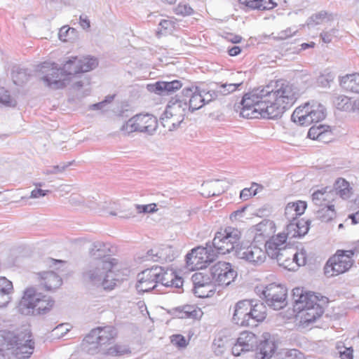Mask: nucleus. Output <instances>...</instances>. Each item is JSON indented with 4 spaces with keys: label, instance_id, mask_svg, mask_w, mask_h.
Returning <instances> with one entry per match:
<instances>
[{
    "label": "nucleus",
    "instance_id": "f257e3e1",
    "mask_svg": "<svg viewBox=\"0 0 359 359\" xmlns=\"http://www.w3.org/2000/svg\"><path fill=\"white\" fill-rule=\"evenodd\" d=\"M298 96L297 88L287 81H271L243 95L241 115L247 118H277L293 105Z\"/></svg>",
    "mask_w": 359,
    "mask_h": 359
},
{
    "label": "nucleus",
    "instance_id": "f03ea898",
    "mask_svg": "<svg viewBox=\"0 0 359 359\" xmlns=\"http://www.w3.org/2000/svg\"><path fill=\"white\" fill-rule=\"evenodd\" d=\"M98 65L97 60L92 57H77L69 60L60 70L55 63L43 62L40 71L45 74L42 77L44 84L52 89H60L67 85L69 79L65 76L75 75L89 72Z\"/></svg>",
    "mask_w": 359,
    "mask_h": 359
},
{
    "label": "nucleus",
    "instance_id": "7ed1b4c3",
    "mask_svg": "<svg viewBox=\"0 0 359 359\" xmlns=\"http://www.w3.org/2000/svg\"><path fill=\"white\" fill-rule=\"evenodd\" d=\"M34 350V341L29 330L0 331V352L11 354L18 359H27L31 356Z\"/></svg>",
    "mask_w": 359,
    "mask_h": 359
},
{
    "label": "nucleus",
    "instance_id": "20e7f679",
    "mask_svg": "<svg viewBox=\"0 0 359 359\" xmlns=\"http://www.w3.org/2000/svg\"><path fill=\"white\" fill-rule=\"evenodd\" d=\"M115 265L108 259H93L83 267L82 280L88 285L112 290L116 281L112 271Z\"/></svg>",
    "mask_w": 359,
    "mask_h": 359
},
{
    "label": "nucleus",
    "instance_id": "39448f33",
    "mask_svg": "<svg viewBox=\"0 0 359 359\" xmlns=\"http://www.w3.org/2000/svg\"><path fill=\"white\" fill-rule=\"evenodd\" d=\"M294 310L299 313L300 322L306 325L316 321L323 312V308L318 303V297L311 292H306L303 288L292 290Z\"/></svg>",
    "mask_w": 359,
    "mask_h": 359
},
{
    "label": "nucleus",
    "instance_id": "423d86ee",
    "mask_svg": "<svg viewBox=\"0 0 359 359\" xmlns=\"http://www.w3.org/2000/svg\"><path fill=\"white\" fill-rule=\"evenodd\" d=\"M53 301L50 297L37 292L33 287H28L18 306V311L22 315H37L50 309Z\"/></svg>",
    "mask_w": 359,
    "mask_h": 359
},
{
    "label": "nucleus",
    "instance_id": "0eeeda50",
    "mask_svg": "<svg viewBox=\"0 0 359 359\" xmlns=\"http://www.w3.org/2000/svg\"><path fill=\"white\" fill-rule=\"evenodd\" d=\"M116 336V330L112 326L97 327L93 329L84 338L83 348L91 355L101 353L114 342Z\"/></svg>",
    "mask_w": 359,
    "mask_h": 359
},
{
    "label": "nucleus",
    "instance_id": "6e6552de",
    "mask_svg": "<svg viewBox=\"0 0 359 359\" xmlns=\"http://www.w3.org/2000/svg\"><path fill=\"white\" fill-rule=\"evenodd\" d=\"M241 237V231L231 226L217 232L212 242L214 250L211 254L215 256L216 253L226 255L233 250L235 252L236 249L240 247L238 242Z\"/></svg>",
    "mask_w": 359,
    "mask_h": 359
},
{
    "label": "nucleus",
    "instance_id": "1a4fd4ad",
    "mask_svg": "<svg viewBox=\"0 0 359 359\" xmlns=\"http://www.w3.org/2000/svg\"><path fill=\"white\" fill-rule=\"evenodd\" d=\"M325 118V109L316 102H307L297 107L291 116V119L300 126H309L319 122Z\"/></svg>",
    "mask_w": 359,
    "mask_h": 359
},
{
    "label": "nucleus",
    "instance_id": "9d476101",
    "mask_svg": "<svg viewBox=\"0 0 359 359\" xmlns=\"http://www.w3.org/2000/svg\"><path fill=\"white\" fill-rule=\"evenodd\" d=\"M353 250L337 251L327 262L325 267V274L327 277H332L348 271L354 263Z\"/></svg>",
    "mask_w": 359,
    "mask_h": 359
},
{
    "label": "nucleus",
    "instance_id": "9b49d317",
    "mask_svg": "<svg viewBox=\"0 0 359 359\" xmlns=\"http://www.w3.org/2000/svg\"><path fill=\"white\" fill-rule=\"evenodd\" d=\"M157 129V118L149 114H137L130 118L121 128V131L125 135L133 132L144 133L149 135H154Z\"/></svg>",
    "mask_w": 359,
    "mask_h": 359
},
{
    "label": "nucleus",
    "instance_id": "f8f14e48",
    "mask_svg": "<svg viewBox=\"0 0 359 359\" xmlns=\"http://www.w3.org/2000/svg\"><path fill=\"white\" fill-rule=\"evenodd\" d=\"M187 95L185 97L189 98L190 108L192 111L201 109L205 104H208L212 100L217 99L220 97L219 90H200V88L195 86L186 88Z\"/></svg>",
    "mask_w": 359,
    "mask_h": 359
},
{
    "label": "nucleus",
    "instance_id": "ddd939ff",
    "mask_svg": "<svg viewBox=\"0 0 359 359\" xmlns=\"http://www.w3.org/2000/svg\"><path fill=\"white\" fill-rule=\"evenodd\" d=\"M266 303L274 310H279L287 305V289L281 285L271 283L263 290Z\"/></svg>",
    "mask_w": 359,
    "mask_h": 359
},
{
    "label": "nucleus",
    "instance_id": "4468645a",
    "mask_svg": "<svg viewBox=\"0 0 359 359\" xmlns=\"http://www.w3.org/2000/svg\"><path fill=\"white\" fill-rule=\"evenodd\" d=\"M187 88H184L180 95H177L175 100H171L168 104L165 112L175 118V122H182L187 111L193 112L190 108L189 98L185 97Z\"/></svg>",
    "mask_w": 359,
    "mask_h": 359
},
{
    "label": "nucleus",
    "instance_id": "2eb2a0df",
    "mask_svg": "<svg viewBox=\"0 0 359 359\" xmlns=\"http://www.w3.org/2000/svg\"><path fill=\"white\" fill-rule=\"evenodd\" d=\"M235 256L254 266H260L266 260V252L262 248L254 244L237 248Z\"/></svg>",
    "mask_w": 359,
    "mask_h": 359
},
{
    "label": "nucleus",
    "instance_id": "dca6fc26",
    "mask_svg": "<svg viewBox=\"0 0 359 359\" xmlns=\"http://www.w3.org/2000/svg\"><path fill=\"white\" fill-rule=\"evenodd\" d=\"M210 275L213 280L219 285H229L236 277V271L231 265L225 262H218L210 269Z\"/></svg>",
    "mask_w": 359,
    "mask_h": 359
},
{
    "label": "nucleus",
    "instance_id": "f3484780",
    "mask_svg": "<svg viewBox=\"0 0 359 359\" xmlns=\"http://www.w3.org/2000/svg\"><path fill=\"white\" fill-rule=\"evenodd\" d=\"M215 259V255L207 248L198 247L191 250L186 255V264L189 270H196L206 267L205 264L211 262Z\"/></svg>",
    "mask_w": 359,
    "mask_h": 359
},
{
    "label": "nucleus",
    "instance_id": "a211bd4d",
    "mask_svg": "<svg viewBox=\"0 0 359 359\" xmlns=\"http://www.w3.org/2000/svg\"><path fill=\"white\" fill-rule=\"evenodd\" d=\"M286 241V237L284 234H278L276 238H273L266 241L265 244L266 255H268L272 259L282 260V257L287 256L290 254V249H286L284 244Z\"/></svg>",
    "mask_w": 359,
    "mask_h": 359
},
{
    "label": "nucleus",
    "instance_id": "6ab92c4d",
    "mask_svg": "<svg viewBox=\"0 0 359 359\" xmlns=\"http://www.w3.org/2000/svg\"><path fill=\"white\" fill-rule=\"evenodd\" d=\"M97 195L96 196H88L85 197L84 205H83V211H98L101 209L100 204L98 203ZM102 208L105 209L106 212L110 215L118 216L120 218L123 219H129L132 217H135V215L133 212H127L124 210H120L118 208H116L113 210L112 208L105 207L102 205Z\"/></svg>",
    "mask_w": 359,
    "mask_h": 359
},
{
    "label": "nucleus",
    "instance_id": "aec40b11",
    "mask_svg": "<svg viewBox=\"0 0 359 359\" xmlns=\"http://www.w3.org/2000/svg\"><path fill=\"white\" fill-rule=\"evenodd\" d=\"M250 299L241 300L236 304L232 318L235 324L243 327L252 326L250 316Z\"/></svg>",
    "mask_w": 359,
    "mask_h": 359
},
{
    "label": "nucleus",
    "instance_id": "412c9836",
    "mask_svg": "<svg viewBox=\"0 0 359 359\" xmlns=\"http://www.w3.org/2000/svg\"><path fill=\"white\" fill-rule=\"evenodd\" d=\"M158 283L163 286L180 288L183 285V280L176 275V273L170 266H158Z\"/></svg>",
    "mask_w": 359,
    "mask_h": 359
},
{
    "label": "nucleus",
    "instance_id": "4be33fe9",
    "mask_svg": "<svg viewBox=\"0 0 359 359\" xmlns=\"http://www.w3.org/2000/svg\"><path fill=\"white\" fill-rule=\"evenodd\" d=\"M309 229V222L307 220H294L289 222L285 230L281 234H284L287 238H301L307 233Z\"/></svg>",
    "mask_w": 359,
    "mask_h": 359
},
{
    "label": "nucleus",
    "instance_id": "5701e85b",
    "mask_svg": "<svg viewBox=\"0 0 359 359\" xmlns=\"http://www.w3.org/2000/svg\"><path fill=\"white\" fill-rule=\"evenodd\" d=\"M36 275L40 285L48 291L59 288L62 283L61 277L53 271L39 272Z\"/></svg>",
    "mask_w": 359,
    "mask_h": 359
},
{
    "label": "nucleus",
    "instance_id": "b1692460",
    "mask_svg": "<svg viewBox=\"0 0 359 359\" xmlns=\"http://www.w3.org/2000/svg\"><path fill=\"white\" fill-rule=\"evenodd\" d=\"M312 202L318 208L332 204L335 200V193L331 187H326L313 191L311 195Z\"/></svg>",
    "mask_w": 359,
    "mask_h": 359
},
{
    "label": "nucleus",
    "instance_id": "393cba45",
    "mask_svg": "<svg viewBox=\"0 0 359 359\" xmlns=\"http://www.w3.org/2000/svg\"><path fill=\"white\" fill-rule=\"evenodd\" d=\"M306 203L302 201L288 203L285 208V217L288 222L300 220L298 217L304 214Z\"/></svg>",
    "mask_w": 359,
    "mask_h": 359
},
{
    "label": "nucleus",
    "instance_id": "a878e982",
    "mask_svg": "<svg viewBox=\"0 0 359 359\" xmlns=\"http://www.w3.org/2000/svg\"><path fill=\"white\" fill-rule=\"evenodd\" d=\"M250 309V322L252 326L256 322H262L266 317V307L263 302L259 300L251 299Z\"/></svg>",
    "mask_w": 359,
    "mask_h": 359
},
{
    "label": "nucleus",
    "instance_id": "bb28decb",
    "mask_svg": "<svg viewBox=\"0 0 359 359\" xmlns=\"http://www.w3.org/2000/svg\"><path fill=\"white\" fill-rule=\"evenodd\" d=\"M12 282L5 277H0V308L8 306L11 300V294L13 293Z\"/></svg>",
    "mask_w": 359,
    "mask_h": 359
},
{
    "label": "nucleus",
    "instance_id": "cd10ccee",
    "mask_svg": "<svg viewBox=\"0 0 359 359\" xmlns=\"http://www.w3.org/2000/svg\"><path fill=\"white\" fill-rule=\"evenodd\" d=\"M255 237L270 238L275 232V224L273 221L264 219L253 226Z\"/></svg>",
    "mask_w": 359,
    "mask_h": 359
},
{
    "label": "nucleus",
    "instance_id": "c85d7f7f",
    "mask_svg": "<svg viewBox=\"0 0 359 359\" xmlns=\"http://www.w3.org/2000/svg\"><path fill=\"white\" fill-rule=\"evenodd\" d=\"M332 189L335 193V197L339 196L343 199H348L352 195V188L349 182L344 178H338Z\"/></svg>",
    "mask_w": 359,
    "mask_h": 359
},
{
    "label": "nucleus",
    "instance_id": "c756f323",
    "mask_svg": "<svg viewBox=\"0 0 359 359\" xmlns=\"http://www.w3.org/2000/svg\"><path fill=\"white\" fill-rule=\"evenodd\" d=\"M177 252L170 245H161L158 248V264H165L174 261Z\"/></svg>",
    "mask_w": 359,
    "mask_h": 359
},
{
    "label": "nucleus",
    "instance_id": "7c9ffc66",
    "mask_svg": "<svg viewBox=\"0 0 359 359\" xmlns=\"http://www.w3.org/2000/svg\"><path fill=\"white\" fill-rule=\"evenodd\" d=\"M258 358L261 359H272L273 355L276 353L275 350L276 346L275 342L271 339H265L259 345Z\"/></svg>",
    "mask_w": 359,
    "mask_h": 359
},
{
    "label": "nucleus",
    "instance_id": "2f4dec72",
    "mask_svg": "<svg viewBox=\"0 0 359 359\" xmlns=\"http://www.w3.org/2000/svg\"><path fill=\"white\" fill-rule=\"evenodd\" d=\"M182 84L180 81H158V95H165L173 93L181 88Z\"/></svg>",
    "mask_w": 359,
    "mask_h": 359
},
{
    "label": "nucleus",
    "instance_id": "473e14b6",
    "mask_svg": "<svg viewBox=\"0 0 359 359\" xmlns=\"http://www.w3.org/2000/svg\"><path fill=\"white\" fill-rule=\"evenodd\" d=\"M237 341L245 348V351H252L257 346V337L251 332L241 333Z\"/></svg>",
    "mask_w": 359,
    "mask_h": 359
},
{
    "label": "nucleus",
    "instance_id": "72a5a7b5",
    "mask_svg": "<svg viewBox=\"0 0 359 359\" xmlns=\"http://www.w3.org/2000/svg\"><path fill=\"white\" fill-rule=\"evenodd\" d=\"M109 252V249L106 246L105 244L101 242H95L93 244V247L90 250V254L94 259H108L109 261L114 262L115 259H111L107 257Z\"/></svg>",
    "mask_w": 359,
    "mask_h": 359
},
{
    "label": "nucleus",
    "instance_id": "f704fd0d",
    "mask_svg": "<svg viewBox=\"0 0 359 359\" xmlns=\"http://www.w3.org/2000/svg\"><path fill=\"white\" fill-rule=\"evenodd\" d=\"M204 191H207L206 193H203L207 197L219 196L224 191V187L221 185L219 180H215L212 182H208L203 184Z\"/></svg>",
    "mask_w": 359,
    "mask_h": 359
},
{
    "label": "nucleus",
    "instance_id": "c9c22d12",
    "mask_svg": "<svg viewBox=\"0 0 359 359\" xmlns=\"http://www.w3.org/2000/svg\"><path fill=\"white\" fill-rule=\"evenodd\" d=\"M333 204L321 207L316 210V217L320 221L327 222L332 220L336 215Z\"/></svg>",
    "mask_w": 359,
    "mask_h": 359
},
{
    "label": "nucleus",
    "instance_id": "e433bc0d",
    "mask_svg": "<svg viewBox=\"0 0 359 359\" xmlns=\"http://www.w3.org/2000/svg\"><path fill=\"white\" fill-rule=\"evenodd\" d=\"M341 85L347 90L359 93V74L347 75L342 79Z\"/></svg>",
    "mask_w": 359,
    "mask_h": 359
},
{
    "label": "nucleus",
    "instance_id": "4c0bfd02",
    "mask_svg": "<svg viewBox=\"0 0 359 359\" xmlns=\"http://www.w3.org/2000/svg\"><path fill=\"white\" fill-rule=\"evenodd\" d=\"M195 295L200 298H205L212 296L215 292L213 283L205 282L201 286H194L193 289Z\"/></svg>",
    "mask_w": 359,
    "mask_h": 359
},
{
    "label": "nucleus",
    "instance_id": "58836bf2",
    "mask_svg": "<svg viewBox=\"0 0 359 359\" xmlns=\"http://www.w3.org/2000/svg\"><path fill=\"white\" fill-rule=\"evenodd\" d=\"M58 36L62 41H72L76 39L78 32L75 28L70 27L69 25H66L60 29Z\"/></svg>",
    "mask_w": 359,
    "mask_h": 359
},
{
    "label": "nucleus",
    "instance_id": "ea45409f",
    "mask_svg": "<svg viewBox=\"0 0 359 359\" xmlns=\"http://www.w3.org/2000/svg\"><path fill=\"white\" fill-rule=\"evenodd\" d=\"M201 316L202 311L200 309L190 305L184 306L179 313L180 318L196 319Z\"/></svg>",
    "mask_w": 359,
    "mask_h": 359
},
{
    "label": "nucleus",
    "instance_id": "a19ab883",
    "mask_svg": "<svg viewBox=\"0 0 359 359\" xmlns=\"http://www.w3.org/2000/svg\"><path fill=\"white\" fill-rule=\"evenodd\" d=\"M353 100L345 95H339L334 100L336 107L341 111L350 112L353 106Z\"/></svg>",
    "mask_w": 359,
    "mask_h": 359
},
{
    "label": "nucleus",
    "instance_id": "79ce46f5",
    "mask_svg": "<svg viewBox=\"0 0 359 359\" xmlns=\"http://www.w3.org/2000/svg\"><path fill=\"white\" fill-rule=\"evenodd\" d=\"M156 268L152 266L137 275V280L140 283H153V280H157Z\"/></svg>",
    "mask_w": 359,
    "mask_h": 359
},
{
    "label": "nucleus",
    "instance_id": "37998d69",
    "mask_svg": "<svg viewBox=\"0 0 359 359\" xmlns=\"http://www.w3.org/2000/svg\"><path fill=\"white\" fill-rule=\"evenodd\" d=\"M128 348L121 344H114V346L107 347L101 352L104 355L109 356H119L128 353Z\"/></svg>",
    "mask_w": 359,
    "mask_h": 359
},
{
    "label": "nucleus",
    "instance_id": "c03bdc74",
    "mask_svg": "<svg viewBox=\"0 0 359 359\" xmlns=\"http://www.w3.org/2000/svg\"><path fill=\"white\" fill-rule=\"evenodd\" d=\"M313 22H330L339 20L338 15L334 13H329L327 11H321L313 15L310 18Z\"/></svg>",
    "mask_w": 359,
    "mask_h": 359
},
{
    "label": "nucleus",
    "instance_id": "a18cd8bd",
    "mask_svg": "<svg viewBox=\"0 0 359 359\" xmlns=\"http://www.w3.org/2000/svg\"><path fill=\"white\" fill-rule=\"evenodd\" d=\"M161 122L165 131H172L176 129L182 122H175L174 117L167 115L165 111L161 116Z\"/></svg>",
    "mask_w": 359,
    "mask_h": 359
},
{
    "label": "nucleus",
    "instance_id": "49530a36",
    "mask_svg": "<svg viewBox=\"0 0 359 359\" xmlns=\"http://www.w3.org/2000/svg\"><path fill=\"white\" fill-rule=\"evenodd\" d=\"M300 352L297 349H282L276 352L272 359H298Z\"/></svg>",
    "mask_w": 359,
    "mask_h": 359
},
{
    "label": "nucleus",
    "instance_id": "de8ad7c7",
    "mask_svg": "<svg viewBox=\"0 0 359 359\" xmlns=\"http://www.w3.org/2000/svg\"><path fill=\"white\" fill-rule=\"evenodd\" d=\"M84 200L85 196H82L81 194L78 193H72L68 198V202L72 207L77 210H83Z\"/></svg>",
    "mask_w": 359,
    "mask_h": 359
},
{
    "label": "nucleus",
    "instance_id": "09e8293b",
    "mask_svg": "<svg viewBox=\"0 0 359 359\" xmlns=\"http://www.w3.org/2000/svg\"><path fill=\"white\" fill-rule=\"evenodd\" d=\"M191 280L194 286H201V285H205V282L212 283L211 276H210L207 273H204L202 272L195 273L191 276Z\"/></svg>",
    "mask_w": 359,
    "mask_h": 359
},
{
    "label": "nucleus",
    "instance_id": "8fccbe9b",
    "mask_svg": "<svg viewBox=\"0 0 359 359\" xmlns=\"http://www.w3.org/2000/svg\"><path fill=\"white\" fill-rule=\"evenodd\" d=\"M242 83H224L218 86L217 89L220 96L227 95L234 92Z\"/></svg>",
    "mask_w": 359,
    "mask_h": 359
},
{
    "label": "nucleus",
    "instance_id": "3c124183",
    "mask_svg": "<svg viewBox=\"0 0 359 359\" xmlns=\"http://www.w3.org/2000/svg\"><path fill=\"white\" fill-rule=\"evenodd\" d=\"M259 186L256 183H252L250 188L243 189L240 194V198L243 201L248 200L252 196H255L257 194V189Z\"/></svg>",
    "mask_w": 359,
    "mask_h": 359
},
{
    "label": "nucleus",
    "instance_id": "603ef678",
    "mask_svg": "<svg viewBox=\"0 0 359 359\" xmlns=\"http://www.w3.org/2000/svg\"><path fill=\"white\" fill-rule=\"evenodd\" d=\"M323 126L320 125V126L315 128L311 127L308 132V137L311 139L315 140H322L325 135V131L323 130Z\"/></svg>",
    "mask_w": 359,
    "mask_h": 359
},
{
    "label": "nucleus",
    "instance_id": "864d4df0",
    "mask_svg": "<svg viewBox=\"0 0 359 359\" xmlns=\"http://www.w3.org/2000/svg\"><path fill=\"white\" fill-rule=\"evenodd\" d=\"M289 255L292 256V260L295 262L297 267L303 266L306 264V252L304 250L295 253H293L290 250Z\"/></svg>",
    "mask_w": 359,
    "mask_h": 359
},
{
    "label": "nucleus",
    "instance_id": "5fc2aeb1",
    "mask_svg": "<svg viewBox=\"0 0 359 359\" xmlns=\"http://www.w3.org/2000/svg\"><path fill=\"white\" fill-rule=\"evenodd\" d=\"M0 103L6 107H15L16 105V101L11 97L7 91L3 89L0 92Z\"/></svg>",
    "mask_w": 359,
    "mask_h": 359
},
{
    "label": "nucleus",
    "instance_id": "6e6d98bb",
    "mask_svg": "<svg viewBox=\"0 0 359 359\" xmlns=\"http://www.w3.org/2000/svg\"><path fill=\"white\" fill-rule=\"evenodd\" d=\"M156 204L151 203L148 205H135L137 213H153L156 211Z\"/></svg>",
    "mask_w": 359,
    "mask_h": 359
},
{
    "label": "nucleus",
    "instance_id": "4d7b16f0",
    "mask_svg": "<svg viewBox=\"0 0 359 359\" xmlns=\"http://www.w3.org/2000/svg\"><path fill=\"white\" fill-rule=\"evenodd\" d=\"M13 79L15 84L22 85L28 80V75L24 69H20L13 74Z\"/></svg>",
    "mask_w": 359,
    "mask_h": 359
},
{
    "label": "nucleus",
    "instance_id": "13d9d810",
    "mask_svg": "<svg viewBox=\"0 0 359 359\" xmlns=\"http://www.w3.org/2000/svg\"><path fill=\"white\" fill-rule=\"evenodd\" d=\"M175 13L176 15L187 16L192 14L194 11L189 5L180 4L175 8Z\"/></svg>",
    "mask_w": 359,
    "mask_h": 359
},
{
    "label": "nucleus",
    "instance_id": "bf43d9fd",
    "mask_svg": "<svg viewBox=\"0 0 359 359\" xmlns=\"http://www.w3.org/2000/svg\"><path fill=\"white\" fill-rule=\"evenodd\" d=\"M257 5L255 9L269 10L273 8L276 4L272 0H256Z\"/></svg>",
    "mask_w": 359,
    "mask_h": 359
},
{
    "label": "nucleus",
    "instance_id": "052dcab7",
    "mask_svg": "<svg viewBox=\"0 0 359 359\" xmlns=\"http://www.w3.org/2000/svg\"><path fill=\"white\" fill-rule=\"evenodd\" d=\"M157 286V280H153V283H140L137 281L136 288L139 292H148L154 290Z\"/></svg>",
    "mask_w": 359,
    "mask_h": 359
},
{
    "label": "nucleus",
    "instance_id": "680f3d73",
    "mask_svg": "<svg viewBox=\"0 0 359 359\" xmlns=\"http://www.w3.org/2000/svg\"><path fill=\"white\" fill-rule=\"evenodd\" d=\"M171 342L179 348H184L187 345L185 338L180 334L173 335L171 338Z\"/></svg>",
    "mask_w": 359,
    "mask_h": 359
},
{
    "label": "nucleus",
    "instance_id": "e2e57ef3",
    "mask_svg": "<svg viewBox=\"0 0 359 359\" xmlns=\"http://www.w3.org/2000/svg\"><path fill=\"white\" fill-rule=\"evenodd\" d=\"M296 32L297 30H292L291 28H287L278 33L276 36H273V38L276 40H285L292 36Z\"/></svg>",
    "mask_w": 359,
    "mask_h": 359
},
{
    "label": "nucleus",
    "instance_id": "0e129e2a",
    "mask_svg": "<svg viewBox=\"0 0 359 359\" xmlns=\"http://www.w3.org/2000/svg\"><path fill=\"white\" fill-rule=\"evenodd\" d=\"M333 80V77L330 74H321L317 79V83L318 85L326 87L329 85L330 82Z\"/></svg>",
    "mask_w": 359,
    "mask_h": 359
},
{
    "label": "nucleus",
    "instance_id": "69168bd1",
    "mask_svg": "<svg viewBox=\"0 0 359 359\" xmlns=\"http://www.w3.org/2000/svg\"><path fill=\"white\" fill-rule=\"evenodd\" d=\"M337 32L336 29H332L330 31H324L320 34V37L325 43H330L332 41V36H334Z\"/></svg>",
    "mask_w": 359,
    "mask_h": 359
},
{
    "label": "nucleus",
    "instance_id": "338daca9",
    "mask_svg": "<svg viewBox=\"0 0 359 359\" xmlns=\"http://www.w3.org/2000/svg\"><path fill=\"white\" fill-rule=\"evenodd\" d=\"M50 191L49 190H43L40 188H36L32 191L28 198H39L46 196Z\"/></svg>",
    "mask_w": 359,
    "mask_h": 359
},
{
    "label": "nucleus",
    "instance_id": "774afa93",
    "mask_svg": "<svg viewBox=\"0 0 359 359\" xmlns=\"http://www.w3.org/2000/svg\"><path fill=\"white\" fill-rule=\"evenodd\" d=\"M285 257V259H282V260H278L279 265L283 266L284 268L288 269L289 270L294 269V267L291 266L294 263L295 264V262L292 260V256L287 255Z\"/></svg>",
    "mask_w": 359,
    "mask_h": 359
}]
</instances>
